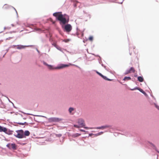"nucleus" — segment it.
<instances>
[{"label":"nucleus","instance_id":"nucleus-30","mask_svg":"<svg viewBox=\"0 0 159 159\" xmlns=\"http://www.w3.org/2000/svg\"><path fill=\"white\" fill-rule=\"evenodd\" d=\"M3 42V40H0V44Z\"/></svg>","mask_w":159,"mask_h":159},{"label":"nucleus","instance_id":"nucleus-12","mask_svg":"<svg viewBox=\"0 0 159 159\" xmlns=\"http://www.w3.org/2000/svg\"><path fill=\"white\" fill-rule=\"evenodd\" d=\"M136 89L139 90L140 92H141V93H143L144 94H146L145 92L142 89H141L138 87H136V88H135L134 89Z\"/></svg>","mask_w":159,"mask_h":159},{"label":"nucleus","instance_id":"nucleus-29","mask_svg":"<svg viewBox=\"0 0 159 159\" xmlns=\"http://www.w3.org/2000/svg\"><path fill=\"white\" fill-rule=\"evenodd\" d=\"M69 40H65V42H68Z\"/></svg>","mask_w":159,"mask_h":159},{"label":"nucleus","instance_id":"nucleus-15","mask_svg":"<svg viewBox=\"0 0 159 159\" xmlns=\"http://www.w3.org/2000/svg\"><path fill=\"white\" fill-rule=\"evenodd\" d=\"M131 79V78L129 77H125L123 79V80L124 81L129 80H130Z\"/></svg>","mask_w":159,"mask_h":159},{"label":"nucleus","instance_id":"nucleus-20","mask_svg":"<svg viewBox=\"0 0 159 159\" xmlns=\"http://www.w3.org/2000/svg\"><path fill=\"white\" fill-rule=\"evenodd\" d=\"M52 44L53 46H54L56 48H57V49H59V47L55 43H53Z\"/></svg>","mask_w":159,"mask_h":159},{"label":"nucleus","instance_id":"nucleus-5","mask_svg":"<svg viewBox=\"0 0 159 159\" xmlns=\"http://www.w3.org/2000/svg\"><path fill=\"white\" fill-rule=\"evenodd\" d=\"M61 120V119L57 118L52 117L48 119L49 121L51 122H59Z\"/></svg>","mask_w":159,"mask_h":159},{"label":"nucleus","instance_id":"nucleus-24","mask_svg":"<svg viewBox=\"0 0 159 159\" xmlns=\"http://www.w3.org/2000/svg\"><path fill=\"white\" fill-rule=\"evenodd\" d=\"M96 73H97V74H98L100 76H101V77H102V76H103V75H102L101 73H100L99 72H98V71H97L96 72Z\"/></svg>","mask_w":159,"mask_h":159},{"label":"nucleus","instance_id":"nucleus-1","mask_svg":"<svg viewBox=\"0 0 159 159\" xmlns=\"http://www.w3.org/2000/svg\"><path fill=\"white\" fill-rule=\"evenodd\" d=\"M53 16L56 17L57 19L60 21V24L65 25L69 21V20H66V17L62 14L61 12H57L54 13Z\"/></svg>","mask_w":159,"mask_h":159},{"label":"nucleus","instance_id":"nucleus-7","mask_svg":"<svg viewBox=\"0 0 159 159\" xmlns=\"http://www.w3.org/2000/svg\"><path fill=\"white\" fill-rule=\"evenodd\" d=\"M7 147L9 149H12L15 150L16 149V146L14 143H8L7 145Z\"/></svg>","mask_w":159,"mask_h":159},{"label":"nucleus","instance_id":"nucleus-19","mask_svg":"<svg viewBox=\"0 0 159 159\" xmlns=\"http://www.w3.org/2000/svg\"><path fill=\"white\" fill-rule=\"evenodd\" d=\"M130 73H131V72H130V71L129 70H126L125 72V73L124 74L125 75H126Z\"/></svg>","mask_w":159,"mask_h":159},{"label":"nucleus","instance_id":"nucleus-2","mask_svg":"<svg viewBox=\"0 0 159 159\" xmlns=\"http://www.w3.org/2000/svg\"><path fill=\"white\" fill-rule=\"evenodd\" d=\"M43 63L44 65L47 66L48 67V68L50 70L53 69H61L67 67H68L70 66V65H65L62 64H61L60 66H57V67L54 68L51 65H49L44 61L43 62Z\"/></svg>","mask_w":159,"mask_h":159},{"label":"nucleus","instance_id":"nucleus-13","mask_svg":"<svg viewBox=\"0 0 159 159\" xmlns=\"http://www.w3.org/2000/svg\"><path fill=\"white\" fill-rule=\"evenodd\" d=\"M138 80L140 82H142L143 81V78L141 76H139L138 78Z\"/></svg>","mask_w":159,"mask_h":159},{"label":"nucleus","instance_id":"nucleus-11","mask_svg":"<svg viewBox=\"0 0 159 159\" xmlns=\"http://www.w3.org/2000/svg\"><path fill=\"white\" fill-rule=\"evenodd\" d=\"M25 47L24 46L18 45L16 46V48L18 49H22L25 48Z\"/></svg>","mask_w":159,"mask_h":159},{"label":"nucleus","instance_id":"nucleus-17","mask_svg":"<svg viewBox=\"0 0 159 159\" xmlns=\"http://www.w3.org/2000/svg\"><path fill=\"white\" fill-rule=\"evenodd\" d=\"M129 70H130L131 73V72L134 73L135 72V71L134 68L133 67H131L130 68V69H129Z\"/></svg>","mask_w":159,"mask_h":159},{"label":"nucleus","instance_id":"nucleus-28","mask_svg":"<svg viewBox=\"0 0 159 159\" xmlns=\"http://www.w3.org/2000/svg\"><path fill=\"white\" fill-rule=\"evenodd\" d=\"M80 131L83 132H84L85 131L83 129H80Z\"/></svg>","mask_w":159,"mask_h":159},{"label":"nucleus","instance_id":"nucleus-22","mask_svg":"<svg viewBox=\"0 0 159 159\" xmlns=\"http://www.w3.org/2000/svg\"><path fill=\"white\" fill-rule=\"evenodd\" d=\"M74 127H75V128H79L81 127L79 125H74Z\"/></svg>","mask_w":159,"mask_h":159},{"label":"nucleus","instance_id":"nucleus-14","mask_svg":"<svg viewBox=\"0 0 159 159\" xmlns=\"http://www.w3.org/2000/svg\"><path fill=\"white\" fill-rule=\"evenodd\" d=\"M30 132L27 130L25 131L24 132V136H28L30 135Z\"/></svg>","mask_w":159,"mask_h":159},{"label":"nucleus","instance_id":"nucleus-10","mask_svg":"<svg viewBox=\"0 0 159 159\" xmlns=\"http://www.w3.org/2000/svg\"><path fill=\"white\" fill-rule=\"evenodd\" d=\"M110 127V126L109 125H105V126H102L101 127H97L96 129H106Z\"/></svg>","mask_w":159,"mask_h":159},{"label":"nucleus","instance_id":"nucleus-9","mask_svg":"<svg viewBox=\"0 0 159 159\" xmlns=\"http://www.w3.org/2000/svg\"><path fill=\"white\" fill-rule=\"evenodd\" d=\"M7 129L4 127L0 126V132H3L5 133H7Z\"/></svg>","mask_w":159,"mask_h":159},{"label":"nucleus","instance_id":"nucleus-21","mask_svg":"<svg viewBox=\"0 0 159 159\" xmlns=\"http://www.w3.org/2000/svg\"><path fill=\"white\" fill-rule=\"evenodd\" d=\"M93 39V37L92 36H90L89 38V40L90 41H92Z\"/></svg>","mask_w":159,"mask_h":159},{"label":"nucleus","instance_id":"nucleus-27","mask_svg":"<svg viewBox=\"0 0 159 159\" xmlns=\"http://www.w3.org/2000/svg\"><path fill=\"white\" fill-rule=\"evenodd\" d=\"M156 108H157L158 110H159V106H158L157 105H156Z\"/></svg>","mask_w":159,"mask_h":159},{"label":"nucleus","instance_id":"nucleus-3","mask_svg":"<svg viewBox=\"0 0 159 159\" xmlns=\"http://www.w3.org/2000/svg\"><path fill=\"white\" fill-rule=\"evenodd\" d=\"M17 135H14L16 137L19 138H22L24 137V131L22 130H20L17 131Z\"/></svg>","mask_w":159,"mask_h":159},{"label":"nucleus","instance_id":"nucleus-6","mask_svg":"<svg viewBox=\"0 0 159 159\" xmlns=\"http://www.w3.org/2000/svg\"><path fill=\"white\" fill-rule=\"evenodd\" d=\"M78 123L81 127H84L85 126L84 121L83 119H79L78 121Z\"/></svg>","mask_w":159,"mask_h":159},{"label":"nucleus","instance_id":"nucleus-16","mask_svg":"<svg viewBox=\"0 0 159 159\" xmlns=\"http://www.w3.org/2000/svg\"><path fill=\"white\" fill-rule=\"evenodd\" d=\"M80 134L76 133V134H73L72 135V136L74 138H75L76 137H78V136H80Z\"/></svg>","mask_w":159,"mask_h":159},{"label":"nucleus","instance_id":"nucleus-18","mask_svg":"<svg viewBox=\"0 0 159 159\" xmlns=\"http://www.w3.org/2000/svg\"><path fill=\"white\" fill-rule=\"evenodd\" d=\"M74 110V108L72 107H70L69 109V112L71 113L72 111Z\"/></svg>","mask_w":159,"mask_h":159},{"label":"nucleus","instance_id":"nucleus-4","mask_svg":"<svg viewBox=\"0 0 159 159\" xmlns=\"http://www.w3.org/2000/svg\"><path fill=\"white\" fill-rule=\"evenodd\" d=\"M64 28L65 31L67 32H70L72 29V27L71 25L69 24L65 25Z\"/></svg>","mask_w":159,"mask_h":159},{"label":"nucleus","instance_id":"nucleus-26","mask_svg":"<svg viewBox=\"0 0 159 159\" xmlns=\"http://www.w3.org/2000/svg\"><path fill=\"white\" fill-rule=\"evenodd\" d=\"M84 128L87 129H92V128H89L88 127H84Z\"/></svg>","mask_w":159,"mask_h":159},{"label":"nucleus","instance_id":"nucleus-23","mask_svg":"<svg viewBox=\"0 0 159 159\" xmlns=\"http://www.w3.org/2000/svg\"><path fill=\"white\" fill-rule=\"evenodd\" d=\"M102 77L103 79L105 80H110L107 79L106 77L104 76L103 75V76H102Z\"/></svg>","mask_w":159,"mask_h":159},{"label":"nucleus","instance_id":"nucleus-25","mask_svg":"<svg viewBox=\"0 0 159 159\" xmlns=\"http://www.w3.org/2000/svg\"><path fill=\"white\" fill-rule=\"evenodd\" d=\"M103 133V132H99L97 134V135H100L102 134Z\"/></svg>","mask_w":159,"mask_h":159},{"label":"nucleus","instance_id":"nucleus-8","mask_svg":"<svg viewBox=\"0 0 159 159\" xmlns=\"http://www.w3.org/2000/svg\"><path fill=\"white\" fill-rule=\"evenodd\" d=\"M11 34L10 32L6 33L4 35L6 38V39H10L11 38H13V37H11L10 35Z\"/></svg>","mask_w":159,"mask_h":159}]
</instances>
